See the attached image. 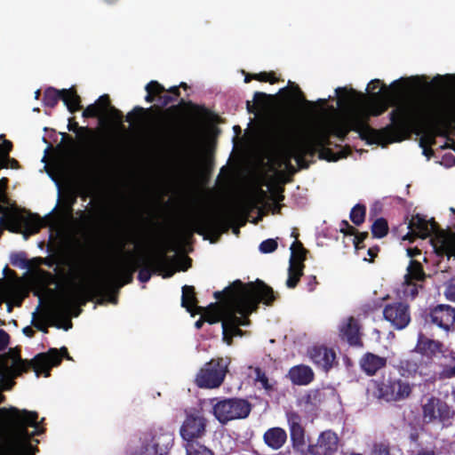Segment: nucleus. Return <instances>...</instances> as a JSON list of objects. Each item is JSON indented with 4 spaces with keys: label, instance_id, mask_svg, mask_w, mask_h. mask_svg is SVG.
Returning <instances> with one entry per match:
<instances>
[{
    "label": "nucleus",
    "instance_id": "0eeeda50",
    "mask_svg": "<svg viewBox=\"0 0 455 455\" xmlns=\"http://www.w3.org/2000/svg\"><path fill=\"white\" fill-rule=\"evenodd\" d=\"M263 303L261 298L246 304L239 302L235 310H223L221 313L222 339L228 345L233 344L235 337H243L246 331L240 329L241 326L251 324L250 315L256 312L259 303Z\"/></svg>",
    "mask_w": 455,
    "mask_h": 455
},
{
    "label": "nucleus",
    "instance_id": "6e6552de",
    "mask_svg": "<svg viewBox=\"0 0 455 455\" xmlns=\"http://www.w3.org/2000/svg\"><path fill=\"white\" fill-rule=\"evenodd\" d=\"M212 414L222 425L235 419H246L251 411V403L243 398L232 397L218 400L214 398L212 402Z\"/></svg>",
    "mask_w": 455,
    "mask_h": 455
},
{
    "label": "nucleus",
    "instance_id": "c9c22d12",
    "mask_svg": "<svg viewBox=\"0 0 455 455\" xmlns=\"http://www.w3.org/2000/svg\"><path fill=\"white\" fill-rule=\"evenodd\" d=\"M95 104L99 105L100 110L103 115L108 113L110 117L116 119L118 121L122 120L123 113L119 109L111 106L110 98L108 94L101 95L95 102Z\"/></svg>",
    "mask_w": 455,
    "mask_h": 455
},
{
    "label": "nucleus",
    "instance_id": "f257e3e1",
    "mask_svg": "<svg viewBox=\"0 0 455 455\" xmlns=\"http://www.w3.org/2000/svg\"><path fill=\"white\" fill-rule=\"evenodd\" d=\"M446 107L440 100L427 102L415 117L409 106H399L389 114L391 123L379 130L370 126L369 116L365 115H354L347 124L350 131L358 132L360 138L370 144L385 146L401 142L409 138L414 128H419L435 140L436 136L446 137L447 130L455 123V115Z\"/></svg>",
    "mask_w": 455,
    "mask_h": 455
},
{
    "label": "nucleus",
    "instance_id": "2eb2a0df",
    "mask_svg": "<svg viewBox=\"0 0 455 455\" xmlns=\"http://www.w3.org/2000/svg\"><path fill=\"white\" fill-rule=\"evenodd\" d=\"M408 229L410 230L404 236L403 240H409L410 242H413L415 238H422L425 239L427 237L432 236L430 242L442 232H445L443 229H441L438 223L435 220L434 218L427 220L425 216L417 213L412 215L411 220L408 224Z\"/></svg>",
    "mask_w": 455,
    "mask_h": 455
},
{
    "label": "nucleus",
    "instance_id": "a878e982",
    "mask_svg": "<svg viewBox=\"0 0 455 455\" xmlns=\"http://www.w3.org/2000/svg\"><path fill=\"white\" fill-rule=\"evenodd\" d=\"M400 88H405V82L403 78L394 81L389 87H387L379 79L371 80L367 89L371 92V97L374 100H379L383 96L390 97L395 93Z\"/></svg>",
    "mask_w": 455,
    "mask_h": 455
},
{
    "label": "nucleus",
    "instance_id": "13d9d810",
    "mask_svg": "<svg viewBox=\"0 0 455 455\" xmlns=\"http://www.w3.org/2000/svg\"><path fill=\"white\" fill-rule=\"evenodd\" d=\"M38 275L40 281L45 285H51L56 283L55 275L49 271L39 269Z\"/></svg>",
    "mask_w": 455,
    "mask_h": 455
},
{
    "label": "nucleus",
    "instance_id": "052dcab7",
    "mask_svg": "<svg viewBox=\"0 0 455 455\" xmlns=\"http://www.w3.org/2000/svg\"><path fill=\"white\" fill-rule=\"evenodd\" d=\"M369 236L368 232H358L354 237V246L355 250H360L365 248L363 243L364 240Z\"/></svg>",
    "mask_w": 455,
    "mask_h": 455
},
{
    "label": "nucleus",
    "instance_id": "6e6d98bb",
    "mask_svg": "<svg viewBox=\"0 0 455 455\" xmlns=\"http://www.w3.org/2000/svg\"><path fill=\"white\" fill-rule=\"evenodd\" d=\"M339 101L349 102L351 101V97L355 94V91L354 89L347 90L346 87H339L335 90Z\"/></svg>",
    "mask_w": 455,
    "mask_h": 455
},
{
    "label": "nucleus",
    "instance_id": "774afa93",
    "mask_svg": "<svg viewBox=\"0 0 455 455\" xmlns=\"http://www.w3.org/2000/svg\"><path fill=\"white\" fill-rule=\"evenodd\" d=\"M414 455H436L433 449L421 448Z\"/></svg>",
    "mask_w": 455,
    "mask_h": 455
},
{
    "label": "nucleus",
    "instance_id": "58836bf2",
    "mask_svg": "<svg viewBox=\"0 0 455 455\" xmlns=\"http://www.w3.org/2000/svg\"><path fill=\"white\" fill-rule=\"evenodd\" d=\"M181 131V127L176 123H165L156 130V136L162 140H169Z\"/></svg>",
    "mask_w": 455,
    "mask_h": 455
},
{
    "label": "nucleus",
    "instance_id": "de8ad7c7",
    "mask_svg": "<svg viewBox=\"0 0 455 455\" xmlns=\"http://www.w3.org/2000/svg\"><path fill=\"white\" fill-rule=\"evenodd\" d=\"M255 373V381L259 382L261 387L267 391H273L274 385L269 381L266 372L262 371L259 367H256L254 370Z\"/></svg>",
    "mask_w": 455,
    "mask_h": 455
},
{
    "label": "nucleus",
    "instance_id": "8fccbe9b",
    "mask_svg": "<svg viewBox=\"0 0 455 455\" xmlns=\"http://www.w3.org/2000/svg\"><path fill=\"white\" fill-rule=\"evenodd\" d=\"M399 367L403 375H411L412 373H415L419 368L415 361L409 359L401 360Z\"/></svg>",
    "mask_w": 455,
    "mask_h": 455
},
{
    "label": "nucleus",
    "instance_id": "20e7f679",
    "mask_svg": "<svg viewBox=\"0 0 455 455\" xmlns=\"http://www.w3.org/2000/svg\"><path fill=\"white\" fill-rule=\"evenodd\" d=\"M290 438L293 451L299 455H334L339 446V438L331 429L322 431L315 443L306 447L305 428L301 418L295 411L286 413Z\"/></svg>",
    "mask_w": 455,
    "mask_h": 455
},
{
    "label": "nucleus",
    "instance_id": "423d86ee",
    "mask_svg": "<svg viewBox=\"0 0 455 455\" xmlns=\"http://www.w3.org/2000/svg\"><path fill=\"white\" fill-rule=\"evenodd\" d=\"M214 298L218 300H225L226 308L224 310H235L239 302L249 304L259 298L263 299V304L272 306L279 298V294L259 279H257L255 283L249 282L247 283H243L241 280H235L223 291H215Z\"/></svg>",
    "mask_w": 455,
    "mask_h": 455
},
{
    "label": "nucleus",
    "instance_id": "ea45409f",
    "mask_svg": "<svg viewBox=\"0 0 455 455\" xmlns=\"http://www.w3.org/2000/svg\"><path fill=\"white\" fill-rule=\"evenodd\" d=\"M304 267L305 265L290 262L288 268V279L286 281V285L288 288L293 289L297 286L300 277L303 275Z\"/></svg>",
    "mask_w": 455,
    "mask_h": 455
},
{
    "label": "nucleus",
    "instance_id": "a19ab883",
    "mask_svg": "<svg viewBox=\"0 0 455 455\" xmlns=\"http://www.w3.org/2000/svg\"><path fill=\"white\" fill-rule=\"evenodd\" d=\"M325 395L321 389H312L304 397V403L311 410L317 409L323 402Z\"/></svg>",
    "mask_w": 455,
    "mask_h": 455
},
{
    "label": "nucleus",
    "instance_id": "4468645a",
    "mask_svg": "<svg viewBox=\"0 0 455 455\" xmlns=\"http://www.w3.org/2000/svg\"><path fill=\"white\" fill-rule=\"evenodd\" d=\"M59 100L63 101L70 113H76L82 108L81 98L74 87L62 90L48 87L44 91L42 100L44 106L53 108Z\"/></svg>",
    "mask_w": 455,
    "mask_h": 455
},
{
    "label": "nucleus",
    "instance_id": "f704fd0d",
    "mask_svg": "<svg viewBox=\"0 0 455 455\" xmlns=\"http://www.w3.org/2000/svg\"><path fill=\"white\" fill-rule=\"evenodd\" d=\"M156 115L157 116H162L163 112L157 107H150L148 108L136 106L132 112L128 113L126 116V121L132 123L133 121L140 122L143 117Z\"/></svg>",
    "mask_w": 455,
    "mask_h": 455
},
{
    "label": "nucleus",
    "instance_id": "dca6fc26",
    "mask_svg": "<svg viewBox=\"0 0 455 455\" xmlns=\"http://www.w3.org/2000/svg\"><path fill=\"white\" fill-rule=\"evenodd\" d=\"M412 386L401 379H389L377 385L376 397L387 402H398L410 397Z\"/></svg>",
    "mask_w": 455,
    "mask_h": 455
},
{
    "label": "nucleus",
    "instance_id": "2f4dec72",
    "mask_svg": "<svg viewBox=\"0 0 455 455\" xmlns=\"http://www.w3.org/2000/svg\"><path fill=\"white\" fill-rule=\"evenodd\" d=\"M289 86L280 89L279 94L285 97L287 101H291L295 105H307L312 107L314 103L307 100L299 86L289 81Z\"/></svg>",
    "mask_w": 455,
    "mask_h": 455
},
{
    "label": "nucleus",
    "instance_id": "bf43d9fd",
    "mask_svg": "<svg viewBox=\"0 0 455 455\" xmlns=\"http://www.w3.org/2000/svg\"><path fill=\"white\" fill-rule=\"evenodd\" d=\"M349 132L347 124L336 125L333 129V134L341 140L346 139Z\"/></svg>",
    "mask_w": 455,
    "mask_h": 455
},
{
    "label": "nucleus",
    "instance_id": "09e8293b",
    "mask_svg": "<svg viewBox=\"0 0 455 455\" xmlns=\"http://www.w3.org/2000/svg\"><path fill=\"white\" fill-rule=\"evenodd\" d=\"M443 296L452 303H455V275L443 283Z\"/></svg>",
    "mask_w": 455,
    "mask_h": 455
},
{
    "label": "nucleus",
    "instance_id": "f8f14e48",
    "mask_svg": "<svg viewBox=\"0 0 455 455\" xmlns=\"http://www.w3.org/2000/svg\"><path fill=\"white\" fill-rule=\"evenodd\" d=\"M421 415L426 424L437 421L443 426H448L455 416V411L446 402L431 395L422 402Z\"/></svg>",
    "mask_w": 455,
    "mask_h": 455
},
{
    "label": "nucleus",
    "instance_id": "9d476101",
    "mask_svg": "<svg viewBox=\"0 0 455 455\" xmlns=\"http://www.w3.org/2000/svg\"><path fill=\"white\" fill-rule=\"evenodd\" d=\"M135 264H140L138 280L141 283H148L152 275L162 273L163 277L168 278L173 275L175 270L167 269L169 259L164 251L157 254L140 253L134 257Z\"/></svg>",
    "mask_w": 455,
    "mask_h": 455
},
{
    "label": "nucleus",
    "instance_id": "4c0bfd02",
    "mask_svg": "<svg viewBox=\"0 0 455 455\" xmlns=\"http://www.w3.org/2000/svg\"><path fill=\"white\" fill-rule=\"evenodd\" d=\"M198 300L196 296L195 287L184 285L182 287L181 306L188 312H192L193 308L197 307Z\"/></svg>",
    "mask_w": 455,
    "mask_h": 455
},
{
    "label": "nucleus",
    "instance_id": "49530a36",
    "mask_svg": "<svg viewBox=\"0 0 455 455\" xmlns=\"http://www.w3.org/2000/svg\"><path fill=\"white\" fill-rule=\"evenodd\" d=\"M10 262L12 266L21 269L28 268L30 264L24 251L14 252L11 254Z\"/></svg>",
    "mask_w": 455,
    "mask_h": 455
},
{
    "label": "nucleus",
    "instance_id": "864d4df0",
    "mask_svg": "<svg viewBox=\"0 0 455 455\" xmlns=\"http://www.w3.org/2000/svg\"><path fill=\"white\" fill-rule=\"evenodd\" d=\"M253 79L259 82H268L271 84L278 82V78L275 76L274 72L266 71L254 74Z\"/></svg>",
    "mask_w": 455,
    "mask_h": 455
},
{
    "label": "nucleus",
    "instance_id": "412c9836",
    "mask_svg": "<svg viewBox=\"0 0 455 455\" xmlns=\"http://www.w3.org/2000/svg\"><path fill=\"white\" fill-rule=\"evenodd\" d=\"M181 107L189 108L194 112V118L190 120L186 126L182 127V132H184L187 135L192 136L194 135L200 124L201 119L203 116L208 114V110L204 106L197 105L193 103L192 101H185L183 99L180 100L178 105H173L168 108L165 112L167 114L177 113Z\"/></svg>",
    "mask_w": 455,
    "mask_h": 455
},
{
    "label": "nucleus",
    "instance_id": "bb28decb",
    "mask_svg": "<svg viewBox=\"0 0 455 455\" xmlns=\"http://www.w3.org/2000/svg\"><path fill=\"white\" fill-rule=\"evenodd\" d=\"M147 95L145 100L148 103H152L155 100H158L162 107H166L170 103L175 101V98L172 95H162L163 92H166V89L159 84L157 81H150L145 87Z\"/></svg>",
    "mask_w": 455,
    "mask_h": 455
},
{
    "label": "nucleus",
    "instance_id": "a18cd8bd",
    "mask_svg": "<svg viewBox=\"0 0 455 455\" xmlns=\"http://www.w3.org/2000/svg\"><path fill=\"white\" fill-rule=\"evenodd\" d=\"M422 288L423 285L417 281L404 280L403 292L406 298L414 299L419 294V290Z\"/></svg>",
    "mask_w": 455,
    "mask_h": 455
},
{
    "label": "nucleus",
    "instance_id": "37998d69",
    "mask_svg": "<svg viewBox=\"0 0 455 455\" xmlns=\"http://www.w3.org/2000/svg\"><path fill=\"white\" fill-rule=\"evenodd\" d=\"M187 455H214L213 451L198 441L185 444Z\"/></svg>",
    "mask_w": 455,
    "mask_h": 455
},
{
    "label": "nucleus",
    "instance_id": "72a5a7b5",
    "mask_svg": "<svg viewBox=\"0 0 455 455\" xmlns=\"http://www.w3.org/2000/svg\"><path fill=\"white\" fill-rule=\"evenodd\" d=\"M295 241L291 245V258L290 262L304 265L307 251L303 246V243L298 240L299 234L295 231L291 233Z\"/></svg>",
    "mask_w": 455,
    "mask_h": 455
},
{
    "label": "nucleus",
    "instance_id": "7c9ffc66",
    "mask_svg": "<svg viewBox=\"0 0 455 455\" xmlns=\"http://www.w3.org/2000/svg\"><path fill=\"white\" fill-rule=\"evenodd\" d=\"M287 433L280 427L268 428L263 435L265 444L272 450L281 449L287 442Z\"/></svg>",
    "mask_w": 455,
    "mask_h": 455
},
{
    "label": "nucleus",
    "instance_id": "f3484780",
    "mask_svg": "<svg viewBox=\"0 0 455 455\" xmlns=\"http://www.w3.org/2000/svg\"><path fill=\"white\" fill-rule=\"evenodd\" d=\"M207 423L208 420L202 411L188 412L180 428V435L186 443L197 441L205 435Z\"/></svg>",
    "mask_w": 455,
    "mask_h": 455
},
{
    "label": "nucleus",
    "instance_id": "f03ea898",
    "mask_svg": "<svg viewBox=\"0 0 455 455\" xmlns=\"http://www.w3.org/2000/svg\"><path fill=\"white\" fill-rule=\"evenodd\" d=\"M139 267L140 264H135L133 257L123 264L121 268L108 272L87 284L80 285L76 291L66 297L63 303L52 312V315L56 319L66 318L67 324L62 325L58 322L53 325L68 331L72 327L70 320L72 310L75 311L73 316L76 317L82 312L79 306H84L88 301H92L95 299H98L99 304H102L105 300L116 304L118 290L132 282L133 274Z\"/></svg>",
    "mask_w": 455,
    "mask_h": 455
},
{
    "label": "nucleus",
    "instance_id": "9b49d317",
    "mask_svg": "<svg viewBox=\"0 0 455 455\" xmlns=\"http://www.w3.org/2000/svg\"><path fill=\"white\" fill-rule=\"evenodd\" d=\"M60 364V358L57 348H50L47 352L37 354L31 360L19 358L16 367L20 373L28 372L33 369L37 377L41 374L49 377L52 368Z\"/></svg>",
    "mask_w": 455,
    "mask_h": 455
},
{
    "label": "nucleus",
    "instance_id": "a211bd4d",
    "mask_svg": "<svg viewBox=\"0 0 455 455\" xmlns=\"http://www.w3.org/2000/svg\"><path fill=\"white\" fill-rule=\"evenodd\" d=\"M383 316L394 328L403 330L411 322L410 307L403 302H393L385 306Z\"/></svg>",
    "mask_w": 455,
    "mask_h": 455
},
{
    "label": "nucleus",
    "instance_id": "e2e57ef3",
    "mask_svg": "<svg viewBox=\"0 0 455 455\" xmlns=\"http://www.w3.org/2000/svg\"><path fill=\"white\" fill-rule=\"evenodd\" d=\"M440 379H452L455 378V363L454 365H444L439 374Z\"/></svg>",
    "mask_w": 455,
    "mask_h": 455
},
{
    "label": "nucleus",
    "instance_id": "aec40b11",
    "mask_svg": "<svg viewBox=\"0 0 455 455\" xmlns=\"http://www.w3.org/2000/svg\"><path fill=\"white\" fill-rule=\"evenodd\" d=\"M428 319L439 328L449 331L455 325V307L441 303L429 307Z\"/></svg>",
    "mask_w": 455,
    "mask_h": 455
},
{
    "label": "nucleus",
    "instance_id": "603ef678",
    "mask_svg": "<svg viewBox=\"0 0 455 455\" xmlns=\"http://www.w3.org/2000/svg\"><path fill=\"white\" fill-rule=\"evenodd\" d=\"M273 95L267 94L261 92H256L253 96V100L255 104L260 107L261 108H267L269 102L273 100Z\"/></svg>",
    "mask_w": 455,
    "mask_h": 455
},
{
    "label": "nucleus",
    "instance_id": "1a4fd4ad",
    "mask_svg": "<svg viewBox=\"0 0 455 455\" xmlns=\"http://www.w3.org/2000/svg\"><path fill=\"white\" fill-rule=\"evenodd\" d=\"M229 358L218 357L205 363L196 376L195 382L200 388L213 389L220 387L226 378Z\"/></svg>",
    "mask_w": 455,
    "mask_h": 455
},
{
    "label": "nucleus",
    "instance_id": "473e14b6",
    "mask_svg": "<svg viewBox=\"0 0 455 455\" xmlns=\"http://www.w3.org/2000/svg\"><path fill=\"white\" fill-rule=\"evenodd\" d=\"M13 145L11 140L4 139L0 144V170L3 168H18L19 162L10 157V153L12 150Z\"/></svg>",
    "mask_w": 455,
    "mask_h": 455
},
{
    "label": "nucleus",
    "instance_id": "6ab92c4d",
    "mask_svg": "<svg viewBox=\"0 0 455 455\" xmlns=\"http://www.w3.org/2000/svg\"><path fill=\"white\" fill-rule=\"evenodd\" d=\"M174 443L173 434L163 432L152 436L150 443H144L139 453L133 455H168Z\"/></svg>",
    "mask_w": 455,
    "mask_h": 455
},
{
    "label": "nucleus",
    "instance_id": "5701e85b",
    "mask_svg": "<svg viewBox=\"0 0 455 455\" xmlns=\"http://www.w3.org/2000/svg\"><path fill=\"white\" fill-rule=\"evenodd\" d=\"M310 357L314 363L324 371H330L338 364L336 353L332 348L324 346H315L309 351Z\"/></svg>",
    "mask_w": 455,
    "mask_h": 455
},
{
    "label": "nucleus",
    "instance_id": "3c124183",
    "mask_svg": "<svg viewBox=\"0 0 455 455\" xmlns=\"http://www.w3.org/2000/svg\"><path fill=\"white\" fill-rule=\"evenodd\" d=\"M68 130L77 133H85L89 136L94 135V131L87 126H79L74 118H70L68 124Z\"/></svg>",
    "mask_w": 455,
    "mask_h": 455
},
{
    "label": "nucleus",
    "instance_id": "ddd939ff",
    "mask_svg": "<svg viewBox=\"0 0 455 455\" xmlns=\"http://www.w3.org/2000/svg\"><path fill=\"white\" fill-rule=\"evenodd\" d=\"M222 223V218L213 213L196 212L185 222L183 232L188 236H192L194 233L198 235L216 233L221 229Z\"/></svg>",
    "mask_w": 455,
    "mask_h": 455
},
{
    "label": "nucleus",
    "instance_id": "e433bc0d",
    "mask_svg": "<svg viewBox=\"0 0 455 455\" xmlns=\"http://www.w3.org/2000/svg\"><path fill=\"white\" fill-rule=\"evenodd\" d=\"M426 277L421 263L416 259H411L404 280L424 282Z\"/></svg>",
    "mask_w": 455,
    "mask_h": 455
},
{
    "label": "nucleus",
    "instance_id": "4be33fe9",
    "mask_svg": "<svg viewBox=\"0 0 455 455\" xmlns=\"http://www.w3.org/2000/svg\"><path fill=\"white\" fill-rule=\"evenodd\" d=\"M339 331L340 339L346 341L349 346L355 347L363 346L361 326L358 320L354 316H349L344 320L340 323Z\"/></svg>",
    "mask_w": 455,
    "mask_h": 455
},
{
    "label": "nucleus",
    "instance_id": "7ed1b4c3",
    "mask_svg": "<svg viewBox=\"0 0 455 455\" xmlns=\"http://www.w3.org/2000/svg\"><path fill=\"white\" fill-rule=\"evenodd\" d=\"M266 144L274 151L279 153L286 161V167L293 169L291 159H295L300 169H307L309 164L305 156H315L320 148L310 137L300 140H292L289 129L283 124L268 128L265 134Z\"/></svg>",
    "mask_w": 455,
    "mask_h": 455
},
{
    "label": "nucleus",
    "instance_id": "c03bdc74",
    "mask_svg": "<svg viewBox=\"0 0 455 455\" xmlns=\"http://www.w3.org/2000/svg\"><path fill=\"white\" fill-rule=\"evenodd\" d=\"M366 206L363 204H356L350 212L349 218L355 226L362 225L365 220Z\"/></svg>",
    "mask_w": 455,
    "mask_h": 455
},
{
    "label": "nucleus",
    "instance_id": "39448f33",
    "mask_svg": "<svg viewBox=\"0 0 455 455\" xmlns=\"http://www.w3.org/2000/svg\"><path fill=\"white\" fill-rule=\"evenodd\" d=\"M0 417L9 425V436L2 445L15 443L18 451H24L28 447L30 439L44 432V427H39L38 413L36 411L20 410L11 406L0 408Z\"/></svg>",
    "mask_w": 455,
    "mask_h": 455
},
{
    "label": "nucleus",
    "instance_id": "c85d7f7f",
    "mask_svg": "<svg viewBox=\"0 0 455 455\" xmlns=\"http://www.w3.org/2000/svg\"><path fill=\"white\" fill-rule=\"evenodd\" d=\"M287 378L293 385L307 386L310 384L315 378L313 370L305 364L292 366L288 373Z\"/></svg>",
    "mask_w": 455,
    "mask_h": 455
},
{
    "label": "nucleus",
    "instance_id": "b1692460",
    "mask_svg": "<svg viewBox=\"0 0 455 455\" xmlns=\"http://www.w3.org/2000/svg\"><path fill=\"white\" fill-rule=\"evenodd\" d=\"M432 246L437 256L455 258V232L439 233L432 240Z\"/></svg>",
    "mask_w": 455,
    "mask_h": 455
},
{
    "label": "nucleus",
    "instance_id": "69168bd1",
    "mask_svg": "<svg viewBox=\"0 0 455 455\" xmlns=\"http://www.w3.org/2000/svg\"><path fill=\"white\" fill-rule=\"evenodd\" d=\"M152 235H153V233L149 230L145 231V230H140V229L134 230L132 233V236L136 239L151 237Z\"/></svg>",
    "mask_w": 455,
    "mask_h": 455
},
{
    "label": "nucleus",
    "instance_id": "c756f323",
    "mask_svg": "<svg viewBox=\"0 0 455 455\" xmlns=\"http://www.w3.org/2000/svg\"><path fill=\"white\" fill-rule=\"evenodd\" d=\"M387 365V358L371 352H367L360 360L362 370L368 376H374L379 370Z\"/></svg>",
    "mask_w": 455,
    "mask_h": 455
},
{
    "label": "nucleus",
    "instance_id": "680f3d73",
    "mask_svg": "<svg viewBox=\"0 0 455 455\" xmlns=\"http://www.w3.org/2000/svg\"><path fill=\"white\" fill-rule=\"evenodd\" d=\"M37 317V312L33 313V321L32 324L35 328H36L38 331L47 333L48 332V326L45 323L44 320L43 318H36Z\"/></svg>",
    "mask_w": 455,
    "mask_h": 455
},
{
    "label": "nucleus",
    "instance_id": "0e129e2a",
    "mask_svg": "<svg viewBox=\"0 0 455 455\" xmlns=\"http://www.w3.org/2000/svg\"><path fill=\"white\" fill-rule=\"evenodd\" d=\"M10 341L9 334L3 329H0V351L6 348Z\"/></svg>",
    "mask_w": 455,
    "mask_h": 455
},
{
    "label": "nucleus",
    "instance_id": "393cba45",
    "mask_svg": "<svg viewBox=\"0 0 455 455\" xmlns=\"http://www.w3.org/2000/svg\"><path fill=\"white\" fill-rule=\"evenodd\" d=\"M415 350L417 353L420 354L422 357L426 358L428 363H431L434 357L437 356L438 354L443 355L445 352L443 342L423 336L419 338Z\"/></svg>",
    "mask_w": 455,
    "mask_h": 455
},
{
    "label": "nucleus",
    "instance_id": "4d7b16f0",
    "mask_svg": "<svg viewBox=\"0 0 455 455\" xmlns=\"http://www.w3.org/2000/svg\"><path fill=\"white\" fill-rule=\"evenodd\" d=\"M100 115L103 114L100 110L99 105H96L95 103L87 106L82 114L83 117L84 118H94L100 116Z\"/></svg>",
    "mask_w": 455,
    "mask_h": 455
},
{
    "label": "nucleus",
    "instance_id": "79ce46f5",
    "mask_svg": "<svg viewBox=\"0 0 455 455\" xmlns=\"http://www.w3.org/2000/svg\"><path fill=\"white\" fill-rule=\"evenodd\" d=\"M388 223L384 218H378L371 225V231L373 238H383L388 234Z\"/></svg>",
    "mask_w": 455,
    "mask_h": 455
},
{
    "label": "nucleus",
    "instance_id": "338daca9",
    "mask_svg": "<svg viewBox=\"0 0 455 455\" xmlns=\"http://www.w3.org/2000/svg\"><path fill=\"white\" fill-rule=\"evenodd\" d=\"M283 192V190L281 191ZM284 199V196L282 194V193H279L278 195L275 196V207L273 209V213H280L281 212V208H282V205L279 204V202L283 201Z\"/></svg>",
    "mask_w": 455,
    "mask_h": 455
},
{
    "label": "nucleus",
    "instance_id": "cd10ccee",
    "mask_svg": "<svg viewBox=\"0 0 455 455\" xmlns=\"http://www.w3.org/2000/svg\"><path fill=\"white\" fill-rule=\"evenodd\" d=\"M311 140L320 148V158L326 159L328 161H337L341 157H345L346 155L336 156L331 148L327 146L331 145L330 134L326 131H321L314 135L310 136Z\"/></svg>",
    "mask_w": 455,
    "mask_h": 455
},
{
    "label": "nucleus",
    "instance_id": "5fc2aeb1",
    "mask_svg": "<svg viewBox=\"0 0 455 455\" xmlns=\"http://www.w3.org/2000/svg\"><path fill=\"white\" fill-rule=\"evenodd\" d=\"M277 242L275 239H267L260 243L259 251L262 253H271L277 249Z\"/></svg>",
    "mask_w": 455,
    "mask_h": 455
}]
</instances>
